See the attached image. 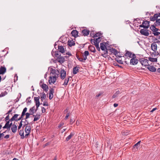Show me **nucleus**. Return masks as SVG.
I'll list each match as a JSON object with an SVG mask.
<instances>
[{
  "instance_id": "nucleus-5",
  "label": "nucleus",
  "mask_w": 160,
  "mask_h": 160,
  "mask_svg": "<svg viewBox=\"0 0 160 160\" xmlns=\"http://www.w3.org/2000/svg\"><path fill=\"white\" fill-rule=\"evenodd\" d=\"M150 29L153 32V34L155 36H157L160 34V32H157L158 29L156 28L154 25H151L150 27Z\"/></svg>"
},
{
  "instance_id": "nucleus-19",
  "label": "nucleus",
  "mask_w": 160,
  "mask_h": 160,
  "mask_svg": "<svg viewBox=\"0 0 160 160\" xmlns=\"http://www.w3.org/2000/svg\"><path fill=\"white\" fill-rule=\"evenodd\" d=\"M147 68L149 71L152 72H154L156 71V68L153 66H148Z\"/></svg>"
},
{
  "instance_id": "nucleus-16",
  "label": "nucleus",
  "mask_w": 160,
  "mask_h": 160,
  "mask_svg": "<svg viewBox=\"0 0 160 160\" xmlns=\"http://www.w3.org/2000/svg\"><path fill=\"white\" fill-rule=\"evenodd\" d=\"M54 92L53 89L51 88L50 90V92L49 93V98L50 99H51L53 97V93Z\"/></svg>"
},
{
  "instance_id": "nucleus-40",
  "label": "nucleus",
  "mask_w": 160,
  "mask_h": 160,
  "mask_svg": "<svg viewBox=\"0 0 160 160\" xmlns=\"http://www.w3.org/2000/svg\"><path fill=\"white\" fill-rule=\"evenodd\" d=\"M88 55V51H85L84 53V55L85 56V58H84V60H85L87 58V56Z\"/></svg>"
},
{
  "instance_id": "nucleus-47",
  "label": "nucleus",
  "mask_w": 160,
  "mask_h": 160,
  "mask_svg": "<svg viewBox=\"0 0 160 160\" xmlns=\"http://www.w3.org/2000/svg\"><path fill=\"white\" fill-rule=\"evenodd\" d=\"M12 111V109H10L9 111L6 113V114L9 115V113H10Z\"/></svg>"
},
{
  "instance_id": "nucleus-11",
  "label": "nucleus",
  "mask_w": 160,
  "mask_h": 160,
  "mask_svg": "<svg viewBox=\"0 0 160 160\" xmlns=\"http://www.w3.org/2000/svg\"><path fill=\"white\" fill-rule=\"evenodd\" d=\"M149 26V22L147 21H145L143 22L142 24L140 25V27H142L146 28H148Z\"/></svg>"
},
{
  "instance_id": "nucleus-33",
  "label": "nucleus",
  "mask_w": 160,
  "mask_h": 160,
  "mask_svg": "<svg viewBox=\"0 0 160 160\" xmlns=\"http://www.w3.org/2000/svg\"><path fill=\"white\" fill-rule=\"evenodd\" d=\"M42 95L41 97V99L42 101H43L46 98V95L45 93L43 92L42 93Z\"/></svg>"
},
{
  "instance_id": "nucleus-18",
  "label": "nucleus",
  "mask_w": 160,
  "mask_h": 160,
  "mask_svg": "<svg viewBox=\"0 0 160 160\" xmlns=\"http://www.w3.org/2000/svg\"><path fill=\"white\" fill-rule=\"evenodd\" d=\"M10 121V120L8 121H6L7 122L5 124V126L3 127V129L7 128L9 130V123Z\"/></svg>"
},
{
  "instance_id": "nucleus-56",
  "label": "nucleus",
  "mask_w": 160,
  "mask_h": 160,
  "mask_svg": "<svg viewBox=\"0 0 160 160\" xmlns=\"http://www.w3.org/2000/svg\"><path fill=\"white\" fill-rule=\"evenodd\" d=\"M9 137V135L8 134L6 135L5 137L4 138L6 139L8 138Z\"/></svg>"
},
{
  "instance_id": "nucleus-57",
  "label": "nucleus",
  "mask_w": 160,
  "mask_h": 160,
  "mask_svg": "<svg viewBox=\"0 0 160 160\" xmlns=\"http://www.w3.org/2000/svg\"><path fill=\"white\" fill-rule=\"evenodd\" d=\"M74 121L72 119H71L70 121V123L71 124H72Z\"/></svg>"
},
{
  "instance_id": "nucleus-17",
  "label": "nucleus",
  "mask_w": 160,
  "mask_h": 160,
  "mask_svg": "<svg viewBox=\"0 0 160 160\" xmlns=\"http://www.w3.org/2000/svg\"><path fill=\"white\" fill-rule=\"evenodd\" d=\"M151 48L155 52L157 51V45L155 43H153L151 45Z\"/></svg>"
},
{
  "instance_id": "nucleus-61",
  "label": "nucleus",
  "mask_w": 160,
  "mask_h": 160,
  "mask_svg": "<svg viewBox=\"0 0 160 160\" xmlns=\"http://www.w3.org/2000/svg\"><path fill=\"white\" fill-rule=\"evenodd\" d=\"M157 109L156 108H153L150 112H153L155 110Z\"/></svg>"
},
{
  "instance_id": "nucleus-48",
  "label": "nucleus",
  "mask_w": 160,
  "mask_h": 160,
  "mask_svg": "<svg viewBox=\"0 0 160 160\" xmlns=\"http://www.w3.org/2000/svg\"><path fill=\"white\" fill-rule=\"evenodd\" d=\"M56 81H48L49 83L51 84V83H54Z\"/></svg>"
},
{
  "instance_id": "nucleus-1",
  "label": "nucleus",
  "mask_w": 160,
  "mask_h": 160,
  "mask_svg": "<svg viewBox=\"0 0 160 160\" xmlns=\"http://www.w3.org/2000/svg\"><path fill=\"white\" fill-rule=\"evenodd\" d=\"M48 70L49 71V80H56L58 77L59 72L58 70L53 69L52 67L48 68Z\"/></svg>"
},
{
  "instance_id": "nucleus-50",
  "label": "nucleus",
  "mask_w": 160,
  "mask_h": 160,
  "mask_svg": "<svg viewBox=\"0 0 160 160\" xmlns=\"http://www.w3.org/2000/svg\"><path fill=\"white\" fill-rule=\"evenodd\" d=\"M23 118V117H22V116H21V117L19 118H18V119H17L16 120V121H18L20 120H21L22 118Z\"/></svg>"
},
{
  "instance_id": "nucleus-41",
  "label": "nucleus",
  "mask_w": 160,
  "mask_h": 160,
  "mask_svg": "<svg viewBox=\"0 0 160 160\" xmlns=\"http://www.w3.org/2000/svg\"><path fill=\"white\" fill-rule=\"evenodd\" d=\"M22 120H21V121L20 122L19 124V126H18V130H19L20 128H21V127H22Z\"/></svg>"
},
{
  "instance_id": "nucleus-10",
  "label": "nucleus",
  "mask_w": 160,
  "mask_h": 160,
  "mask_svg": "<svg viewBox=\"0 0 160 160\" xmlns=\"http://www.w3.org/2000/svg\"><path fill=\"white\" fill-rule=\"evenodd\" d=\"M140 62L142 65L144 66H148V60L144 58L141 59Z\"/></svg>"
},
{
  "instance_id": "nucleus-43",
  "label": "nucleus",
  "mask_w": 160,
  "mask_h": 160,
  "mask_svg": "<svg viewBox=\"0 0 160 160\" xmlns=\"http://www.w3.org/2000/svg\"><path fill=\"white\" fill-rule=\"evenodd\" d=\"M9 115H8L5 118V121H8V120H9Z\"/></svg>"
},
{
  "instance_id": "nucleus-9",
  "label": "nucleus",
  "mask_w": 160,
  "mask_h": 160,
  "mask_svg": "<svg viewBox=\"0 0 160 160\" xmlns=\"http://www.w3.org/2000/svg\"><path fill=\"white\" fill-rule=\"evenodd\" d=\"M141 33L144 35L148 36L149 35V32L148 30L146 29H142L140 30Z\"/></svg>"
},
{
  "instance_id": "nucleus-63",
  "label": "nucleus",
  "mask_w": 160,
  "mask_h": 160,
  "mask_svg": "<svg viewBox=\"0 0 160 160\" xmlns=\"http://www.w3.org/2000/svg\"><path fill=\"white\" fill-rule=\"evenodd\" d=\"M64 61V59L63 58H61V62H63Z\"/></svg>"
},
{
  "instance_id": "nucleus-4",
  "label": "nucleus",
  "mask_w": 160,
  "mask_h": 160,
  "mask_svg": "<svg viewBox=\"0 0 160 160\" xmlns=\"http://www.w3.org/2000/svg\"><path fill=\"white\" fill-rule=\"evenodd\" d=\"M102 33L100 32H98L96 33L94 35L95 37H98V38L96 39V41L98 43L100 41V37L102 36ZM92 43H94L96 46L98 48V44L95 42V41L94 40H91Z\"/></svg>"
},
{
  "instance_id": "nucleus-3",
  "label": "nucleus",
  "mask_w": 160,
  "mask_h": 160,
  "mask_svg": "<svg viewBox=\"0 0 160 160\" xmlns=\"http://www.w3.org/2000/svg\"><path fill=\"white\" fill-rule=\"evenodd\" d=\"M160 13L155 14L154 16L151 17L150 18V20L152 21L156 20L155 25L158 26L160 25Z\"/></svg>"
},
{
  "instance_id": "nucleus-60",
  "label": "nucleus",
  "mask_w": 160,
  "mask_h": 160,
  "mask_svg": "<svg viewBox=\"0 0 160 160\" xmlns=\"http://www.w3.org/2000/svg\"><path fill=\"white\" fill-rule=\"evenodd\" d=\"M18 77L17 75H15V76H14V80H15V79H16V80H18Z\"/></svg>"
},
{
  "instance_id": "nucleus-44",
  "label": "nucleus",
  "mask_w": 160,
  "mask_h": 160,
  "mask_svg": "<svg viewBox=\"0 0 160 160\" xmlns=\"http://www.w3.org/2000/svg\"><path fill=\"white\" fill-rule=\"evenodd\" d=\"M83 56V59H80L79 58H78V56H77V57L78 58V59L81 61H83L84 60V58H85V56L84 55Z\"/></svg>"
},
{
  "instance_id": "nucleus-39",
  "label": "nucleus",
  "mask_w": 160,
  "mask_h": 160,
  "mask_svg": "<svg viewBox=\"0 0 160 160\" xmlns=\"http://www.w3.org/2000/svg\"><path fill=\"white\" fill-rule=\"evenodd\" d=\"M65 48H64L63 47H61V52L62 53H64L65 52Z\"/></svg>"
},
{
  "instance_id": "nucleus-13",
  "label": "nucleus",
  "mask_w": 160,
  "mask_h": 160,
  "mask_svg": "<svg viewBox=\"0 0 160 160\" xmlns=\"http://www.w3.org/2000/svg\"><path fill=\"white\" fill-rule=\"evenodd\" d=\"M157 55L155 56V57H153V56L152 55L151 57L149 58V60L150 61L152 62H157Z\"/></svg>"
},
{
  "instance_id": "nucleus-8",
  "label": "nucleus",
  "mask_w": 160,
  "mask_h": 160,
  "mask_svg": "<svg viewBox=\"0 0 160 160\" xmlns=\"http://www.w3.org/2000/svg\"><path fill=\"white\" fill-rule=\"evenodd\" d=\"M40 86L43 89V90L45 92H47L48 90V86L46 84L43 83L42 81L40 82Z\"/></svg>"
},
{
  "instance_id": "nucleus-59",
  "label": "nucleus",
  "mask_w": 160,
  "mask_h": 160,
  "mask_svg": "<svg viewBox=\"0 0 160 160\" xmlns=\"http://www.w3.org/2000/svg\"><path fill=\"white\" fill-rule=\"evenodd\" d=\"M102 93H98V94H97L96 96V97H99V96H101V95H102Z\"/></svg>"
},
{
  "instance_id": "nucleus-49",
  "label": "nucleus",
  "mask_w": 160,
  "mask_h": 160,
  "mask_svg": "<svg viewBox=\"0 0 160 160\" xmlns=\"http://www.w3.org/2000/svg\"><path fill=\"white\" fill-rule=\"evenodd\" d=\"M69 116V113H68L67 114V115L65 118V119H67Z\"/></svg>"
},
{
  "instance_id": "nucleus-45",
  "label": "nucleus",
  "mask_w": 160,
  "mask_h": 160,
  "mask_svg": "<svg viewBox=\"0 0 160 160\" xmlns=\"http://www.w3.org/2000/svg\"><path fill=\"white\" fill-rule=\"evenodd\" d=\"M46 112V109L44 107H42V113H44Z\"/></svg>"
},
{
  "instance_id": "nucleus-32",
  "label": "nucleus",
  "mask_w": 160,
  "mask_h": 160,
  "mask_svg": "<svg viewBox=\"0 0 160 160\" xmlns=\"http://www.w3.org/2000/svg\"><path fill=\"white\" fill-rule=\"evenodd\" d=\"M79 70V67H76L74 68L73 69V73L74 74L77 73L78 71Z\"/></svg>"
},
{
  "instance_id": "nucleus-30",
  "label": "nucleus",
  "mask_w": 160,
  "mask_h": 160,
  "mask_svg": "<svg viewBox=\"0 0 160 160\" xmlns=\"http://www.w3.org/2000/svg\"><path fill=\"white\" fill-rule=\"evenodd\" d=\"M19 134L21 136V139H23L24 138L23 130H20L19 132Z\"/></svg>"
},
{
  "instance_id": "nucleus-53",
  "label": "nucleus",
  "mask_w": 160,
  "mask_h": 160,
  "mask_svg": "<svg viewBox=\"0 0 160 160\" xmlns=\"http://www.w3.org/2000/svg\"><path fill=\"white\" fill-rule=\"evenodd\" d=\"M27 108L26 107L23 110L22 112H27Z\"/></svg>"
},
{
  "instance_id": "nucleus-46",
  "label": "nucleus",
  "mask_w": 160,
  "mask_h": 160,
  "mask_svg": "<svg viewBox=\"0 0 160 160\" xmlns=\"http://www.w3.org/2000/svg\"><path fill=\"white\" fill-rule=\"evenodd\" d=\"M40 104H36V109L35 110V112H36L38 110V107Z\"/></svg>"
},
{
  "instance_id": "nucleus-6",
  "label": "nucleus",
  "mask_w": 160,
  "mask_h": 160,
  "mask_svg": "<svg viewBox=\"0 0 160 160\" xmlns=\"http://www.w3.org/2000/svg\"><path fill=\"white\" fill-rule=\"evenodd\" d=\"M107 44H108V42H102L100 43V48L101 49L102 51H104L105 52V53H107V50H108L107 48H106V46H107Z\"/></svg>"
},
{
  "instance_id": "nucleus-7",
  "label": "nucleus",
  "mask_w": 160,
  "mask_h": 160,
  "mask_svg": "<svg viewBox=\"0 0 160 160\" xmlns=\"http://www.w3.org/2000/svg\"><path fill=\"white\" fill-rule=\"evenodd\" d=\"M138 62V60L136 58V56L135 57L132 58L130 60V64L132 65H137Z\"/></svg>"
},
{
  "instance_id": "nucleus-15",
  "label": "nucleus",
  "mask_w": 160,
  "mask_h": 160,
  "mask_svg": "<svg viewBox=\"0 0 160 160\" xmlns=\"http://www.w3.org/2000/svg\"><path fill=\"white\" fill-rule=\"evenodd\" d=\"M11 129L13 132L15 133L17 131V127L16 125L13 124L11 127Z\"/></svg>"
},
{
  "instance_id": "nucleus-36",
  "label": "nucleus",
  "mask_w": 160,
  "mask_h": 160,
  "mask_svg": "<svg viewBox=\"0 0 160 160\" xmlns=\"http://www.w3.org/2000/svg\"><path fill=\"white\" fill-rule=\"evenodd\" d=\"M116 56H117L119 57H121L123 55L121 54L119 52L117 51L114 54Z\"/></svg>"
},
{
  "instance_id": "nucleus-35",
  "label": "nucleus",
  "mask_w": 160,
  "mask_h": 160,
  "mask_svg": "<svg viewBox=\"0 0 160 160\" xmlns=\"http://www.w3.org/2000/svg\"><path fill=\"white\" fill-rule=\"evenodd\" d=\"M120 93V91H117L112 96V98H114L117 97V96Z\"/></svg>"
},
{
  "instance_id": "nucleus-38",
  "label": "nucleus",
  "mask_w": 160,
  "mask_h": 160,
  "mask_svg": "<svg viewBox=\"0 0 160 160\" xmlns=\"http://www.w3.org/2000/svg\"><path fill=\"white\" fill-rule=\"evenodd\" d=\"M8 93V92L6 91H5L4 92H2L0 94V97H2L5 96Z\"/></svg>"
},
{
  "instance_id": "nucleus-28",
  "label": "nucleus",
  "mask_w": 160,
  "mask_h": 160,
  "mask_svg": "<svg viewBox=\"0 0 160 160\" xmlns=\"http://www.w3.org/2000/svg\"><path fill=\"white\" fill-rule=\"evenodd\" d=\"M74 132H71L70 134V135H69L66 138V140L67 141L69 140L74 135Z\"/></svg>"
},
{
  "instance_id": "nucleus-23",
  "label": "nucleus",
  "mask_w": 160,
  "mask_h": 160,
  "mask_svg": "<svg viewBox=\"0 0 160 160\" xmlns=\"http://www.w3.org/2000/svg\"><path fill=\"white\" fill-rule=\"evenodd\" d=\"M31 129V128L30 126H26L25 130V132L29 133Z\"/></svg>"
},
{
  "instance_id": "nucleus-51",
  "label": "nucleus",
  "mask_w": 160,
  "mask_h": 160,
  "mask_svg": "<svg viewBox=\"0 0 160 160\" xmlns=\"http://www.w3.org/2000/svg\"><path fill=\"white\" fill-rule=\"evenodd\" d=\"M43 105L44 106H48V104L47 102H44L43 103Z\"/></svg>"
},
{
  "instance_id": "nucleus-27",
  "label": "nucleus",
  "mask_w": 160,
  "mask_h": 160,
  "mask_svg": "<svg viewBox=\"0 0 160 160\" xmlns=\"http://www.w3.org/2000/svg\"><path fill=\"white\" fill-rule=\"evenodd\" d=\"M68 45L70 47L74 46L75 44L74 41L73 40H69L68 42Z\"/></svg>"
},
{
  "instance_id": "nucleus-37",
  "label": "nucleus",
  "mask_w": 160,
  "mask_h": 160,
  "mask_svg": "<svg viewBox=\"0 0 160 160\" xmlns=\"http://www.w3.org/2000/svg\"><path fill=\"white\" fill-rule=\"evenodd\" d=\"M32 115V114H31V113H28V112H27L25 114V115H26V118H25V120H26L28 118L30 115Z\"/></svg>"
},
{
  "instance_id": "nucleus-42",
  "label": "nucleus",
  "mask_w": 160,
  "mask_h": 160,
  "mask_svg": "<svg viewBox=\"0 0 160 160\" xmlns=\"http://www.w3.org/2000/svg\"><path fill=\"white\" fill-rule=\"evenodd\" d=\"M24 122L25 123V125H24L23 127L26 126V125H27L29 124V122H28V120H25V122Z\"/></svg>"
},
{
  "instance_id": "nucleus-64",
  "label": "nucleus",
  "mask_w": 160,
  "mask_h": 160,
  "mask_svg": "<svg viewBox=\"0 0 160 160\" xmlns=\"http://www.w3.org/2000/svg\"><path fill=\"white\" fill-rule=\"evenodd\" d=\"M26 134H25L24 137H27L28 135H29V133H26Z\"/></svg>"
},
{
  "instance_id": "nucleus-58",
  "label": "nucleus",
  "mask_w": 160,
  "mask_h": 160,
  "mask_svg": "<svg viewBox=\"0 0 160 160\" xmlns=\"http://www.w3.org/2000/svg\"><path fill=\"white\" fill-rule=\"evenodd\" d=\"M116 60L119 63H121V64H122V62L121 60H119V61H118V60H117V59H116Z\"/></svg>"
},
{
  "instance_id": "nucleus-26",
  "label": "nucleus",
  "mask_w": 160,
  "mask_h": 160,
  "mask_svg": "<svg viewBox=\"0 0 160 160\" xmlns=\"http://www.w3.org/2000/svg\"><path fill=\"white\" fill-rule=\"evenodd\" d=\"M33 115V116H35L33 119V121L34 122L39 120L40 118V115L37 114L36 116L34 115Z\"/></svg>"
},
{
  "instance_id": "nucleus-52",
  "label": "nucleus",
  "mask_w": 160,
  "mask_h": 160,
  "mask_svg": "<svg viewBox=\"0 0 160 160\" xmlns=\"http://www.w3.org/2000/svg\"><path fill=\"white\" fill-rule=\"evenodd\" d=\"M66 129V128H61V131L62 132H63L65 131Z\"/></svg>"
},
{
  "instance_id": "nucleus-24",
  "label": "nucleus",
  "mask_w": 160,
  "mask_h": 160,
  "mask_svg": "<svg viewBox=\"0 0 160 160\" xmlns=\"http://www.w3.org/2000/svg\"><path fill=\"white\" fill-rule=\"evenodd\" d=\"M19 116V115L18 114H15L10 119V121L11 122L13 121H16L17 119L16 118L18 117Z\"/></svg>"
},
{
  "instance_id": "nucleus-62",
  "label": "nucleus",
  "mask_w": 160,
  "mask_h": 160,
  "mask_svg": "<svg viewBox=\"0 0 160 160\" xmlns=\"http://www.w3.org/2000/svg\"><path fill=\"white\" fill-rule=\"evenodd\" d=\"M118 105V104L117 103H114V104H113V106H114V107H117Z\"/></svg>"
},
{
  "instance_id": "nucleus-2",
  "label": "nucleus",
  "mask_w": 160,
  "mask_h": 160,
  "mask_svg": "<svg viewBox=\"0 0 160 160\" xmlns=\"http://www.w3.org/2000/svg\"><path fill=\"white\" fill-rule=\"evenodd\" d=\"M59 41L56 42L54 44L55 48L57 49V48H58V49L57 51L54 50L53 49L52 52V56H54L56 60L59 63H60V46L58 45L57 47V44L58 43Z\"/></svg>"
},
{
  "instance_id": "nucleus-25",
  "label": "nucleus",
  "mask_w": 160,
  "mask_h": 160,
  "mask_svg": "<svg viewBox=\"0 0 160 160\" xmlns=\"http://www.w3.org/2000/svg\"><path fill=\"white\" fill-rule=\"evenodd\" d=\"M62 73L61 74V79H63L66 76V72L64 70L62 71Z\"/></svg>"
},
{
  "instance_id": "nucleus-12",
  "label": "nucleus",
  "mask_w": 160,
  "mask_h": 160,
  "mask_svg": "<svg viewBox=\"0 0 160 160\" xmlns=\"http://www.w3.org/2000/svg\"><path fill=\"white\" fill-rule=\"evenodd\" d=\"M125 55L126 56L129 57L131 58H132L135 57V55L131 52L129 51H127L125 53Z\"/></svg>"
},
{
  "instance_id": "nucleus-55",
  "label": "nucleus",
  "mask_w": 160,
  "mask_h": 160,
  "mask_svg": "<svg viewBox=\"0 0 160 160\" xmlns=\"http://www.w3.org/2000/svg\"><path fill=\"white\" fill-rule=\"evenodd\" d=\"M69 81H65L64 83H63V84L66 85L68 83Z\"/></svg>"
},
{
  "instance_id": "nucleus-34",
  "label": "nucleus",
  "mask_w": 160,
  "mask_h": 160,
  "mask_svg": "<svg viewBox=\"0 0 160 160\" xmlns=\"http://www.w3.org/2000/svg\"><path fill=\"white\" fill-rule=\"evenodd\" d=\"M140 142H141L140 141H138L137 143H136L133 146V148H136L137 149H138V148L140 146Z\"/></svg>"
},
{
  "instance_id": "nucleus-29",
  "label": "nucleus",
  "mask_w": 160,
  "mask_h": 160,
  "mask_svg": "<svg viewBox=\"0 0 160 160\" xmlns=\"http://www.w3.org/2000/svg\"><path fill=\"white\" fill-rule=\"evenodd\" d=\"M35 110H36L35 107L34 106L30 108L29 109V112L30 113H31V114L33 115L34 113V111H35Z\"/></svg>"
},
{
  "instance_id": "nucleus-54",
  "label": "nucleus",
  "mask_w": 160,
  "mask_h": 160,
  "mask_svg": "<svg viewBox=\"0 0 160 160\" xmlns=\"http://www.w3.org/2000/svg\"><path fill=\"white\" fill-rule=\"evenodd\" d=\"M26 113L25 112H22V114L21 115V116H22V117H23L25 115Z\"/></svg>"
},
{
  "instance_id": "nucleus-21",
  "label": "nucleus",
  "mask_w": 160,
  "mask_h": 160,
  "mask_svg": "<svg viewBox=\"0 0 160 160\" xmlns=\"http://www.w3.org/2000/svg\"><path fill=\"white\" fill-rule=\"evenodd\" d=\"M6 68L2 66L0 68V74H3L6 72Z\"/></svg>"
},
{
  "instance_id": "nucleus-20",
  "label": "nucleus",
  "mask_w": 160,
  "mask_h": 160,
  "mask_svg": "<svg viewBox=\"0 0 160 160\" xmlns=\"http://www.w3.org/2000/svg\"><path fill=\"white\" fill-rule=\"evenodd\" d=\"M71 34L74 37H76L78 36V32L76 30H73L71 32Z\"/></svg>"
},
{
  "instance_id": "nucleus-14",
  "label": "nucleus",
  "mask_w": 160,
  "mask_h": 160,
  "mask_svg": "<svg viewBox=\"0 0 160 160\" xmlns=\"http://www.w3.org/2000/svg\"><path fill=\"white\" fill-rule=\"evenodd\" d=\"M108 50L110 51L112 53H113L115 54V53L117 51L114 48H112L111 47V46H109L107 48Z\"/></svg>"
},
{
  "instance_id": "nucleus-31",
  "label": "nucleus",
  "mask_w": 160,
  "mask_h": 160,
  "mask_svg": "<svg viewBox=\"0 0 160 160\" xmlns=\"http://www.w3.org/2000/svg\"><path fill=\"white\" fill-rule=\"evenodd\" d=\"M82 33L84 35L86 36L88 35L89 33V31L87 29L83 30L82 31Z\"/></svg>"
},
{
  "instance_id": "nucleus-22",
  "label": "nucleus",
  "mask_w": 160,
  "mask_h": 160,
  "mask_svg": "<svg viewBox=\"0 0 160 160\" xmlns=\"http://www.w3.org/2000/svg\"><path fill=\"white\" fill-rule=\"evenodd\" d=\"M40 98L39 96L38 97H34V100L36 104H40V102L39 101V99Z\"/></svg>"
}]
</instances>
